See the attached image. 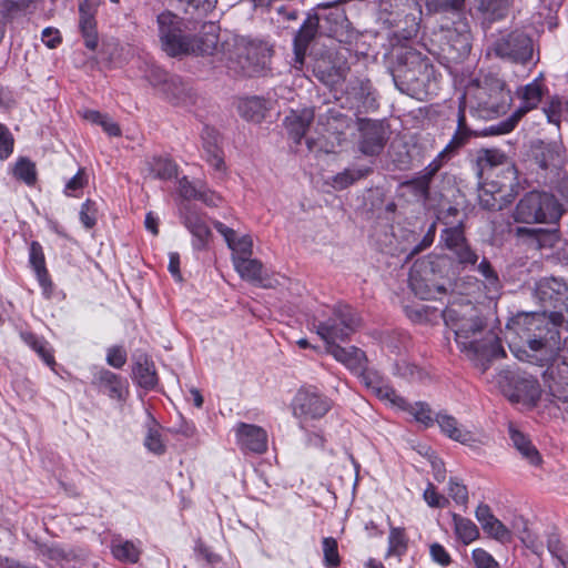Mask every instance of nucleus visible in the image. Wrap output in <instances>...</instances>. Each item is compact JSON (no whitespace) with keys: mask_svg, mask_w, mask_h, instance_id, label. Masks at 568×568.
Masks as SVG:
<instances>
[{"mask_svg":"<svg viewBox=\"0 0 568 568\" xmlns=\"http://www.w3.org/2000/svg\"><path fill=\"white\" fill-rule=\"evenodd\" d=\"M562 212V206L555 195L531 191L517 203L513 217L518 223H556Z\"/></svg>","mask_w":568,"mask_h":568,"instance_id":"nucleus-5","label":"nucleus"},{"mask_svg":"<svg viewBox=\"0 0 568 568\" xmlns=\"http://www.w3.org/2000/svg\"><path fill=\"white\" fill-rule=\"evenodd\" d=\"M215 230L224 237L233 257H251L253 254V240L250 235H239L233 229L221 222H214Z\"/></svg>","mask_w":568,"mask_h":568,"instance_id":"nucleus-21","label":"nucleus"},{"mask_svg":"<svg viewBox=\"0 0 568 568\" xmlns=\"http://www.w3.org/2000/svg\"><path fill=\"white\" fill-rule=\"evenodd\" d=\"M112 554L121 561L134 564L139 560L140 549L132 541L116 539L112 542Z\"/></svg>","mask_w":568,"mask_h":568,"instance_id":"nucleus-37","label":"nucleus"},{"mask_svg":"<svg viewBox=\"0 0 568 568\" xmlns=\"http://www.w3.org/2000/svg\"><path fill=\"white\" fill-rule=\"evenodd\" d=\"M314 119V112L305 109L301 112L292 111L284 120L288 134L296 143H300L307 128Z\"/></svg>","mask_w":568,"mask_h":568,"instance_id":"nucleus-29","label":"nucleus"},{"mask_svg":"<svg viewBox=\"0 0 568 568\" xmlns=\"http://www.w3.org/2000/svg\"><path fill=\"white\" fill-rule=\"evenodd\" d=\"M515 62H526L531 58L530 39L520 31L505 32L488 49V54Z\"/></svg>","mask_w":568,"mask_h":568,"instance_id":"nucleus-12","label":"nucleus"},{"mask_svg":"<svg viewBox=\"0 0 568 568\" xmlns=\"http://www.w3.org/2000/svg\"><path fill=\"white\" fill-rule=\"evenodd\" d=\"M517 184V170L515 165H507L506 175L501 181L485 182L479 189L478 200L481 207L497 211L501 210L514 197V187Z\"/></svg>","mask_w":568,"mask_h":568,"instance_id":"nucleus-11","label":"nucleus"},{"mask_svg":"<svg viewBox=\"0 0 568 568\" xmlns=\"http://www.w3.org/2000/svg\"><path fill=\"white\" fill-rule=\"evenodd\" d=\"M509 7L508 0H478V9L490 20H498L506 16Z\"/></svg>","mask_w":568,"mask_h":568,"instance_id":"nucleus-42","label":"nucleus"},{"mask_svg":"<svg viewBox=\"0 0 568 568\" xmlns=\"http://www.w3.org/2000/svg\"><path fill=\"white\" fill-rule=\"evenodd\" d=\"M470 135V131L467 128L466 124V116H464L463 109L460 110L457 119V130L454 134L452 141L449 144L438 153V155L423 170L424 173H426L428 176L433 178L442 168L445 159L447 158L448 153L462 146L465 144L467 139Z\"/></svg>","mask_w":568,"mask_h":568,"instance_id":"nucleus-18","label":"nucleus"},{"mask_svg":"<svg viewBox=\"0 0 568 568\" xmlns=\"http://www.w3.org/2000/svg\"><path fill=\"white\" fill-rule=\"evenodd\" d=\"M145 78L156 92L162 95L164 91H168L169 83H171V79L175 78V75H169L159 67L151 65L145 73Z\"/></svg>","mask_w":568,"mask_h":568,"instance_id":"nucleus-41","label":"nucleus"},{"mask_svg":"<svg viewBox=\"0 0 568 568\" xmlns=\"http://www.w3.org/2000/svg\"><path fill=\"white\" fill-rule=\"evenodd\" d=\"M436 422L440 430L450 439L459 442L464 445H470L471 443L476 442V434L459 424L454 416L447 414H438Z\"/></svg>","mask_w":568,"mask_h":568,"instance_id":"nucleus-25","label":"nucleus"},{"mask_svg":"<svg viewBox=\"0 0 568 568\" xmlns=\"http://www.w3.org/2000/svg\"><path fill=\"white\" fill-rule=\"evenodd\" d=\"M42 42L50 49L55 48L61 42V36L58 29L45 28L42 31Z\"/></svg>","mask_w":568,"mask_h":568,"instance_id":"nucleus-64","label":"nucleus"},{"mask_svg":"<svg viewBox=\"0 0 568 568\" xmlns=\"http://www.w3.org/2000/svg\"><path fill=\"white\" fill-rule=\"evenodd\" d=\"M32 349L43 359L47 365L53 366L55 364L51 348L45 341L39 339L37 346H33Z\"/></svg>","mask_w":568,"mask_h":568,"instance_id":"nucleus-63","label":"nucleus"},{"mask_svg":"<svg viewBox=\"0 0 568 568\" xmlns=\"http://www.w3.org/2000/svg\"><path fill=\"white\" fill-rule=\"evenodd\" d=\"M448 494L459 505H466L468 501L466 486L453 479L449 481Z\"/></svg>","mask_w":568,"mask_h":568,"instance_id":"nucleus-56","label":"nucleus"},{"mask_svg":"<svg viewBox=\"0 0 568 568\" xmlns=\"http://www.w3.org/2000/svg\"><path fill=\"white\" fill-rule=\"evenodd\" d=\"M202 141L209 164L216 171L223 170L224 160L220 149V135L217 131L212 128H204L202 132Z\"/></svg>","mask_w":568,"mask_h":568,"instance_id":"nucleus-28","label":"nucleus"},{"mask_svg":"<svg viewBox=\"0 0 568 568\" xmlns=\"http://www.w3.org/2000/svg\"><path fill=\"white\" fill-rule=\"evenodd\" d=\"M326 122L321 123L325 125V131L336 136L338 144L341 143V135L345 130L351 126L352 120L336 111H328Z\"/></svg>","mask_w":568,"mask_h":568,"instance_id":"nucleus-38","label":"nucleus"},{"mask_svg":"<svg viewBox=\"0 0 568 568\" xmlns=\"http://www.w3.org/2000/svg\"><path fill=\"white\" fill-rule=\"evenodd\" d=\"M200 191L186 178L179 181V193L185 200L197 199Z\"/></svg>","mask_w":568,"mask_h":568,"instance_id":"nucleus-61","label":"nucleus"},{"mask_svg":"<svg viewBox=\"0 0 568 568\" xmlns=\"http://www.w3.org/2000/svg\"><path fill=\"white\" fill-rule=\"evenodd\" d=\"M369 173V169H346L341 173L332 176L327 184H329L335 190H344L355 183L356 181L363 179Z\"/></svg>","mask_w":568,"mask_h":568,"instance_id":"nucleus-35","label":"nucleus"},{"mask_svg":"<svg viewBox=\"0 0 568 568\" xmlns=\"http://www.w3.org/2000/svg\"><path fill=\"white\" fill-rule=\"evenodd\" d=\"M545 382L548 385L550 393L568 403V363L561 362L551 365L544 374Z\"/></svg>","mask_w":568,"mask_h":568,"instance_id":"nucleus-22","label":"nucleus"},{"mask_svg":"<svg viewBox=\"0 0 568 568\" xmlns=\"http://www.w3.org/2000/svg\"><path fill=\"white\" fill-rule=\"evenodd\" d=\"M232 261L236 272L243 280L262 287L274 286L273 280L264 274L263 265L258 260L240 256L233 257Z\"/></svg>","mask_w":568,"mask_h":568,"instance_id":"nucleus-20","label":"nucleus"},{"mask_svg":"<svg viewBox=\"0 0 568 568\" xmlns=\"http://www.w3.org/2000/svg\"><path fill=\"white\" fill-rule=\"evenodd\" d=\"M13 173L17 179L27 184H32L36 181V168L29 160H19L14 166Z\"/></svg>","mask_w":568,"mask_h":568,"instance_id":"nucleus-50","label":"nucleus"},{"mask_svg":"<svg viewBox=\"0 0 568 568\" xmlns=\"http://www.w3.org/2000/svg\"><path fill=\"white\" fill-rule=\"evenodd\" d=\"M453 521L455 534L464 544H470L478 538L479 530L470 519L454 514Z\"/></svg>","mask_w":568,"mask_h":568,"instance_id":"nucleus-34","label":"nucleus"},{"mask_svg":"<svg viewBox=\"0 0 568 568\" xmlns=\"http://www.w3.org/2000/svg\"><path fill=\"white\" fill-rule=\"evenodd\" d=\"M476 568H499L498 562L486 550L477 548L473 551Z\"/></svg>","mask_w":568,"mask_h":568,"instance_id":"nucleus-54","label":"nucleus"},{"mask_svg":"<svg viewBox=\"0 0 568 568\" xmlns=\"http://www.w3.org/2000/svg\"><path fill=\"white\" fill-rule=\"evenodd\" d=\"M359 326L357 314L347 305H338L333 310V316L316 326V332L329 345L336 341H345Z\"/></svg>","mask_w":568,"mask_h":568,"instance_id":"nucleus-10","label":"nucleus"},{"mask_svg":"<svg viewBox=\"0 0 568 568\" xmlns=\"http://www.w3.org/2000/svg\"><path fill=\"white\" fill-rule=\"evenodd\" d=\"M511 97L505 82L494 74H483L473 80L460 97L459 110L465 114L469 108L477 116L494 119L505 114L510 105Z\"/></svg>","mask_w":568,"mask_h":568,"instance_id":"nucleus-3","label":"nucleus"},{"mask_svg":"<svg viewBox=\"0 0 568 568\" xmlns=\"http://www.w3.org/2000/svg\"><path fill=\"white\" fill-rule=\"evenodd\" d=\"M239 112L242 118L253 122H260L264 119L267 111L266 101L257 98H246L239 103Z\"/></svg>","mask_w":568,"mask_h":568,"instance_id":"nucleus-32","label":"nucleus"},{"mask_svg":"<svg viewBox=\"0 0 568 568\" xmlns=\"http://www.w3.org/2000/svg\"><path fill=\"white\" fill-rule=\"evenodd\" d=\"M169 85L168 91H164L161 95L169 103L181 108H190L195 104V91L179 77L172 78Z\"/></svg>","mask_w":568,"mask_h":568,"instance_id":"nucleus-23","label":"nucleus"},{"mask_svg":"<svg viewBox=\"0 0 568 568\" xmlns=\"http://www.w3.org/2000/svg\"><path fill=\"white\" fill-rule=\"evenodd\" d=\"M443 316L459 349L468 357L493 355L499 348L497 334L487 328L480 310L473 303H452Z\"/></svg>","mask_w":568,"mask_h":568,"instance_id":"nucleus-2","label":"nucleus"},{"mask_svg":"<svg viewBox=\"0 0 568 568\" xmlns=\"http://www.w3.org/2000/svg\"><path fill=\"white\" fill-rule=\"evenodd\" d=\"M562 110L564 102L559 98H552L544 112L550 123L558 125Z\"/></svg>","mask_w":568,"mask_h":568,"instance_id":"nucleus-55","label":"nucleus"},{"mask_svg":"<svg viewBox=\"0 0 568 568\" xmlns=\"http://www.w3.org/2000/svg\"><path fill=\"white\" fill-rule=\"evenodd\" d=\"M237 444L242 449L262 454L267 448V436L263 428L250 425L239 424L235 429Z\"/></svg>","mask_w":568,"mask_h":568,"instance_id":"nucleus-19","label":"nucleus"},{"mask_svg":"<svg viewBox=\"0 0 568 568\" xmlns=\"http://www.w3.org/2000/svg\"><path fill=\"white\" fill-rule=\"evenodd\" d=\"M442 240L444 241L446 247L452 252L466 243L462 225L444 230L442 233Z\"/></svg>","mask_w":568,"mask_h":568,"instance_id":"nucleus-47","label":"nucleus"},{"mask_svg":"<svg viewBox=\"0 0 568 568\" xmlns=\"http://www.w3.org/2000/svg\"><path fill=\"white\" fill-rule=\"evenodd\" d=\"M483 530L498 541L508 542L511 540V530L496 517Z\"/></svg>","mask_w":568,"mask_h":568,"instance_id":"nucleus-49","label":"nucleus"},{"mask_svg":"<svg viewBox=\"0 0 568 568\" xmlns=\"http://www.w3.org/2000/svg\"><path fill=\"white\" fill-rule=\"evenodd\" d=\"M407 548V539L404 529L390 528L388 536L387 556H402Z\"/></svg>","mask_w":568,"mask_h":568,"instance_id":"nucleus-43","label":"nucleus"},{"mask_svg":"<svg viewBox=\"0 0 568 568\" xmlns=\"http://www.w3.org/2000/svg\"><path fill=\"white\" fill-rule=\"evenodd\" d=\"M433 178L428 176L426 173L420 172V174L409 182L410 185L414 186L417 193L423 195L424 197L428 196L429 183Z\"/></svg>","mask_w":568,"mask_h":568,"instance_id":"nucleus-62","label":"nucleus"},{"mask_svg":"<svg viewBox=\"0 0 568 568\" xmlns=\"http://www.w3.org/2000/svg\"><path fill=\"white\" fill-rule=\"evenodd\" d=\"M235 48L237 63L250 75L264 70L270 62L272 50L264 43L242 39L236 42Z\"/></svg>","mask_w":568,"mask_h":568,"instance_id":"nucleus-14","label":"nucleus"},{"mask_svg":"<svg viewBox=\"0 0 568 568\" xmlns=\"http://www.w3.org/2000/svg\"><path fill=\"white\" fill-rule=\"evenodd\" d=\"M453 253L457 261L464 265H475L478 261V255L470 248L467 242L454 250Z\"/></svg>","mask_w":568,"mask_h":568,"instance_id":"nucleus-53","label":"nucleus"},{"mask_svg":"<svg viewBox=\"0 0 568 568\" xmlns=\"http://www.w3.org/2000/svg\"><path fill=\"white\" fill-rule=\"evenodd\" d=\"M542 97V85L539 80L526 84L520 90L521 104L515 112L517 120L526 114L528 111L537 108Z\"/></svg>","mask_w":568,"mask_h":568,"instance_id":"nucleus-31","label":"nucleus"},{"mask_svg":"<svg viewBox=\"0 0 568 568\" xmlns=\"http://www.w3.org/2000/svg\"><path fill=\"white\" fill-rule=\"evenodd\" d=\"M30 264L37 273L38 280L42 286L47 284L48 272L45 268L44 254L38 242H32L29 253Z\"/></svg>","mask_w":568,"mask_h":568,"instance_id":"nucleus-40","label":"nucleus"},{"mask_svg":"<svg viewBox=\"0 0 568 568\" xmlns=\"http://www.w3.org/2000/svg\"><path fill=\"white\" fill-rule=\"evenodd\" d=\"M134 375L140 386L144 388H152L156 384L155 372L153 366L148 362L139 363L134 368Z\"/></svg>","mask_w":568,"mask_h":568,"instance_id":"nucleus-46","label":"nucleus"},{"mask_svg":"<svg viewBox=\"0 0 568 568\" xmlns=\"http://www.w3.org/2000/svg\"><path fill=\"white\" fill-rule=\"evenodd\" d=\"M181 217L184 226L193 236V247L196 250L205 248L212 237V232L203 217L190 205L181 209Z\"/></svg>","mask_w":568,"mask_h":568,"instance_id":"nucleus-16","label":"nucleus"},{"mask_svg":"<svg viewBox=\"0 0 568 568\" xmlns=\"http://www.w3.org/2000/svg\"><path fill=\"white\" fill-rule=\"evenodd\" d=\"M156 22L161 48L170 57L213 54L217 48L213 24L209 26L210 31L197 38L183 34V20L171 11L160 13Z\"/></svg>","mask_w":568,"mask_h":568,"instance_id":"nucleus-4","label":"nucleus"},{"mask_svg":"<svg viewBox=\"0 0 568 568\" xmlns=\"http://www.w3.org/2000/svg\"><path fill=\"white\" fill-rule=\"evenodd\" d=\"M443 260L423 258L416 261L409 272V287L422 300H438L446 294L445 283L439 280L438 268Z\"/></svg>","mask_w":568,"mask_h":568,"instance_id":"nucleus-6","label":"nucleus"},{"mask_svg":"<svg viewBox=\"0 0 568 568\" xmlns=\"http://www.w3.org/2000/svg\"><path fill=\"white\" fill-rule=\"evenodd\" d=\"M327 352L347 368L356 374H362L366 368L365 353L354 346L341 347L339 345H329Z\"/></svg>","mask_w":568,"mask_h":568,"instance_id":"nucleus-24","label":"nucleus"},{"mask_svg":"<svg viewBox=\"0 0 568 568\" xmlns=\"http://www.w3.org/2000/svg\"><path fill=\"white\" fill-rule=\"evenodd\" d=\"M540 396L537 379L532 377L521 378L516 382L514 393L509 396L511 402L534 405Z\"/></svg>","mask_w":568,"mask_h":568,"instance_id":"nucleus-30","label":"nucleus"},{"mask_svg":"<svg viewBox=\"0 0 568 568\" xmlns=\"http://www.w3.org/2000/svg\"><path fill=\"white\" fill-rule=\"evenodd\" d=\"M80 221L85 229H92L98 220V207L94 201L87 200L80 209Z\"/></svg>","mask_w":568,"mask_h":568,"instance_id":"nucleus-51","label":"nucleus"},{"mask_svg":"<svg viewBox=\"0 0 568 568\" xmlns=\"http://www.w3.org/2000/svg\"><path fill=\"white\" fill-rule=\"evenodd\" d=\"M537 290L542 300L561 301L568 286L557 278H546L538 284Z\"/></svg>","mask_w":568,"mask_h":568,"instance_id":"nucleus-36","label":"nucleus"},{"mask_svg":"<svg viewBox=\"0 0 568 568\" xmlns=\"http://www.w3.org/2000/svg\"><path fill=\"white\" fill-rule=\"evenodd\" d=\"M513 528L523 544L536 555L541 556L544 548L547 547L549 554L558 560V564L568 568V554L562 549L557 532L545 531L544 534H538L530 529L523 518L515 519Z\"/></svg>","mask_w":568,"mask_h":568,"instance_id":"nucleus-9","label":"nucleus"},{"mask_svg":"<svg viewBox=\"0 0 568 568\" xmlns=\"http://www.w3.org/2000/svg\"><path fill=\"white\" fill-rule=\"evenodd\" d=\"M550 322L545 313L536 312H520L508 321L506 336L518 359L542 366L552 358L549 338L555 339V333L549 328Z\"/></svg>","mask_w":568,"mask_h":568,"instance_id":"nucleus-1","label":"nucleus"},{"mask_svg":"<svg viewBox=\"0 0 568 568\" xmlns=\"http://www.w3.org/2000/svg\"><path fill=\"white\" fill-rule=\"evenodd\" d=\"M98 381L101 387L108 392L109 396L116 399H122L126 393L125 381L121 379L116 374L110 371H101L98 375Z\"/></svg>","mask_w":568,"mask_h":568,"instance_id":"nucleus-33","label":"nucleus"},{"mask_svg":"<svg viewBox=\"0 0 568 568\" xmlns=\"http://www.w3.org/2000/svg\"><path fill=\"white\" fill-rule=\"evenodd\" d=\"M332 408V400L315 389L302 388L292 400V414L301 429L314 426Z\"/></svg>","mask_w":568,"mask_h":568,"instance_id":"nucleus-8","label":"nucleus"},{"mask_svg":"<svg viewBox=\"0 0 568 568\" xmlns=\"http://www.w3.org/2000/svg\"><path fill=\"white\" fill-rule=\"evenodd\" d=\"M424 499L429 507L444 508L448 504V499L436 491L433 484H429L424 491Z\"/></svg>","mask_w":568,"mask_h":568,"instance_id":"nucleus-52","label":"nucleus"},{"mask_svg":"<svg viewBox=\"0 0 568 568\" xmlns=\"http://www.w3.org/2000/svg\"><path fill=\"white\" fill-rule=\"evenodd\" d=\"M362 141L359 150L366 155L378 154L386 141L385 128L377 121L364 120L359 123Z\"/></svg>","mask_w":568,"mask_h":568,"instance_id":"nucleus-17","label":"nucleus"},{"mask_svg":"<svg viewBox=\"0 0 568 568\" xmlns=\"http://www.w3.org/2000/svg\"><path fill=\"white\" fill-rule=\"evenodd\" d=\"M372 389L381 400L394 408L408 412L414 419L423 426L428 427L433 425V413L427 404L419 402L410 405L405 398L398 395L393 387L386 384L377 383L372 385Z\"/></svg>","mask_w":568,"mask_h":568,"instance_id":"nucleus-13","label":"nucleus"},{"mask_svg":"<svg viewBox=\"0 0 568 568\" xmlns=\"http://www.w3.org/2000/svg\"><path fill=\"white\" fill-rule=\"evenodd\" d=\"M13 150V139L9 130L0 124V159L8 158Z\"/></svg>","mask_w":568,"mask_h":568,"instance_id":"nucleus-57","label":"nucleus"},{"mask_svg":"<svg viewBox=\"0 0 568 568\" xmlns=\"http://www.w3.org/2000/svg\"><path fill=\"white\" fill-rule=\"evenodd\" d=\"M429 552L433 561L437 562L438 565L448 566L450 564V556L440 544H432L429 547Z\"/></svg>","mask_w":568,"mask_h":568,"instance_id":"nucleus-59","label":"nucleus"},{"mask_svg":"<svg viewBox=\"0 0 568 568\" xmlns=\"http://www.w3.org/2000/svg\"><path fill=\"white\" fill-rule=\"evenodd\" d=\"M324 562L329 568L338 567L341 564L337 541L333 537H325L322 541Z\"/></svg>","mask_w":568,"mask_h":568,"instance_id":"nucleus-48","label":"nucleus"},{"mask_svg":"<svg viewBox=\"0 0 568 568\" xmlns=\"http://www.w3.org/2000/svg\"><path fill=\"white\" fill-rule=\"evenodd\" d=\"M509 437L514 448L531 466H540L542 458L531 440L514 425H509Z\"/></svg>","mask_w":568,"mask_h":568,"instance_id":"nucleus-26","label":"nucleus"},{"mask_svg":"<svg viewBox=\"0 0 568 568\" xmlns=\"http://www.w3.org/2000/svg\"><path fill=\"white\" fill-rule=\"evenodd\" d=\"M318 19L307 18L294 39L295 67L300 68L304 62L308 44L317 33Z\"/></svg>","mask_w":568,"mask_h":568,"instance_id":"nucleus-27","label":"nucleus"},{"mask_svg":"<svg viewBox=\"0 0 568 568\" xmlns=\"http://www.w3.org/2000/svg\"><path fill=\"white\" fill-rule=\"evenodd\" d=\"M151 172L154 178L169 180L176 175L178 166L171 160L158 158L151 162Z\"/></svg>","mask_w":568,"mask_h":568,"instance_id":"nucleus-44","label":"nucleus"},{"mask_svg":"<svg viewBox=\"0 0 568 568\" xmlns=\"http://www.w3.org/2000/svg\"><path fill=\"white\" fill-rule=\"evenodd\" d=\"M106 362L114 368H121L126 362V353L121 347H111L108 351Z\"/></svg>","mask_w":568,"mask_h":568,"instance_id":"nucleus-60","label":"nucleus"},{"mask_svg":"<svg viewBox=\"0 0 568 568\" xmlns=\"http://www.w3.org/2000/svg\"><path fill=\"white\" fill-rule=\"evenodd\" d=\"M144 446L150 453L155 455H162L165 453V444L162 439L158 425L154 423L148 429L144 438Z\"/></svg>","mask_w":568,"mask_h":568,"instance_id":"nucleus-45","label":"nucleus"},{"mask_svg":"<svg viewBox=\"0 0 568 568\" xmlns=\"http://www.w3.org/2000/svg\"><path fill=\"white\" fill-rule=\"evenodd\" d=\"M478 164L481 166V170L493 169L498 165H504V175H506L507 165H513L507 161V158L504 153L498 150H481L478 152L477 156Z\"/></svg>","mask_w":568,"mask_h":568,"instance_id":"nucleus-39","label":"nucleus"},{"mask_svg":"<svg viewBox=\"0 0 568 568\" xmlns=\"http://www.w3.org/2000/svg\"><path fill=\"white\" fill-rule=\"evenodd\" d=\"M87 183L84 171L79 170L78 173L71 178L64 187V194L68 196H74L78 190H81Z\"/></svg>","mask_w":568,"mask_h":568,"instance_id":"nucleus-58","label":"nucleus"},{"mask_svg":"<svg viewBox=\"0 0 568 568\" xmlns=\"http://www.w3.org/2000/svg\"><path fill=\"white\" fill-rule=\"evenodd\" d=\"M100 0L79 1V28L84 39V44L90 50H95L99 44L95 14Z\"/></svg>","mask_w":568,"mask_h":568,"instance_id":"nucleus-15","label":"nucleus"},{"mask_svg":"<svg viewBox=\"0 0 568 568\" xmlns=\"http://www.w3.org/2000/svg\"><path fill=\"white\" fill-rule=\"evenodd\" d=\"M422 6L417 0H379L378 18L389 27L402 28L405 37L416 34L422 20Z\"/></svg>","mask_w":568,"mask_h":568,"instance_id":"nucleus-7","label":"nucleus"}]
</instances>
